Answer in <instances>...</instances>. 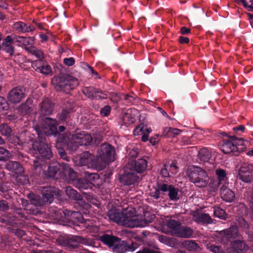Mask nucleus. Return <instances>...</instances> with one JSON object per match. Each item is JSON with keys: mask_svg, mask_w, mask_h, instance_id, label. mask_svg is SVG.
<instances>
[{"mask_svg": "<svg viewBox=\"0 0 253 253\" xmlns=\"http://www.w3.org/2000/svg\"><path fill=\"white\" fill-rule=\"evenodd\" d=\"M13 40L11 39L10 36H8L6 38L3 40L2 43L0 45V49H2L11 56L14 52V47L12 46Z\"/></svg>", "mask_w": 253, "mask_h": 253, "instance_id": "nucleus-26", "label": "nucleus"}, {"mask_svg": "<svg viewBox=\"0 0 253 253\" xmlns=\"http://www.w3.org/2000/svg\"><path fill=\"white\" fill-rule=\"evenodd\" d=\"M76 186L80 189H87L91 188L90 183L85 177V178L78 179L76 182Z\"/></svg>", "mask_w": 253, "mask_h": 253, "instance_id": "nucleus-39", "label": "nucleus"}, {"mask_svg": "<svg viewBox=\"0 0 253 253\" xmlns=\"http://www.w3.org/2000/svg\"><path fill=\"white\" fill-rule=\"evenodd\" d=\"M182 131L179 129L172 127H166L164 129L162 136L168 137H173L180 134Z\"/></svg>", "mask_w": 253, "mask_h": 253, "instance_id": "nucleus-36", "label": "nucleus"}, {"mask_svg": "<svg viewBox=\"0 0 253 253\" xmlns=\"http://www.w3.org/2000/svg\"><path fill=\"white\" fill-rule=\"evenodd\" d=\"M8 101L3 97H0V112L7 110L9 109Z\"/></svg>", "mask_w": 253, "mask_h": 253, "instance_id": "nucleus-52", "label": "nucleus"}, {"mask_svg": "<svg viewBox=\"0 0 253 253\" xmlns=\"http://www.w3.org/2000/svg\"><path fill=\"white\" fill-rule=\"evenodd\" d=\"M242 208L245 210L244 215H249L252 221H253V205L250 206V208L247 209L244 206Z\"/></svg>", "mask_w": 253, "mask_h": 253, "instance_id": "nucleus-54", "label": "nucleus"}, {"mask_svg": "<svg viewBox=\"0 0 253 253\" xmlns=\"http://www.w3.org/2000/svg\"><path fill=\"white\" fill-rule=\"evenodd\" d=\"M66 210L62 211L61 210L52 209L50 211V216L51 219L56 222H59L60 224L64 225L65 220H66Z\"/></svg>", "mask_w": 253, "mask_h": 253, "instance_id": "nucleus-21", "label": "nucleus"}, {"mask_svg": "<svg viewBox=\"0 0 253 253\" xmlns=\"http://www.w3.org/2000/svg\"><path fill=\"white\" fill-rule=\"evenodd\" d=\"M166 165H164V168H163L160 171V174L164 177H167L169 176V172L166 168Z\"/></svg>", "mask_w": 253, "mask_h": 253, "instance_id": "nucleus-61", "label": "nucleus"}, {"mask_svg": "<svg viewBox=\"0 0 253 253\" xmlns=\"http://www.w3.org/2000/svg\"><path fill=\"white\" fill-rule=\"evenodd\" d=\"M34 104L32 98L29 97L17 108L18 114L25 116L30 114L33 110Z\"/></svg>", "mask_w": 253, "mask_h": 253, "instance_id": "nucleus-17", "label": "nucleus"}, {"mask_svg": "<svg viewBox=\"0 0 253 253\" xmlns=\"http://www.w3.org/2000/svg\"><path fill=\"white\" fill-rule=\"evenodd\" d=\"M138 177L133 170V166L129 163L126 166L124 173L120 177V180L124 185H130L134 184Z\"/></svg>", "mask_w": 253, "mask_h": 253, "instance_id": "nucleus-11", "label": "nucleus"}, {"mask_svg": "<svg viewBox=\"0 0 253 253\" xmlns=\"http://www.w3.org/2000/svg\"><path fill=\"white\" fill-rule=\"evenodd\" d=\"M66 213L64 225L79 226V223L84 224L85 222V220L80 212L66 210Z\"/></svg>", "mask_w": 253, "mask_h": 253, "instance_id": "nucleus-14", "label": "nucleus"}, {"mask_svg": "<svg viewBox=\"0 0 253 253\" xmlns=\"http://www.w3.org/2000/svg\"><path fill=\"white\" fill-rule=\"evenodd\" d=\"M66 193L67 195L71 199L80 201L82 202L83 200L82 196L76 190L73 189L70 186H68L66 188Z\"/></svg>", "mask_w": 253, "mask_h": 253, "instance_id": "nucleus-33", "label": "nucleus"}, {"mask_svg": "<svg viewBox=\"0 0 253 253\" xmlns=\"http://www.w3.org/2000/svg\"><path fill=\"white\" fill-rule=\"evenodd\" d=\"M195 220L198 222L209 224L212 222V219L208 214H199L194 216Z\"/></svg>", "mask_w": 253, "mask_h": 253, "instance_id": "nucleus-38", "label": "nucleus"}, {"mask_svg": "<svg viewBox=\"0 0 253 253\" xmlns=\"http://www.w3.org/2000/svg\"><path fill=\"white\" fill-rule=\"evenodd\" d=\"M58 169H59L58 168L57 164L50 165L48 167L47 170L45 171V174L46 176L49 177H54L56 175Z\"/></svg>", "mask_w": 253, "mask_h": 253, "instance_id": "nucleus-41", "label": "nucleus"}, {"mask_svg": "<svg viewBox=\"0 0 253 253\" xmlns=\"http://www.w3.org/2000/svg\"><path fill=\"white\" fill-rule=\"evenodd\" d=\"M237 177L246 183L253 181V166L248 163H243L239 170Z\"/></svg>", "mask_w": 253, "mask_h": 253, "instance_id": "nucleus-15", "label": "nucleus"}, {"mask_svg": "<svg viewBox=\"0 0 253 253\" xmlns=\"http://www.w3.org/2000/svg\"><path fill=\"white\" fill-rule=\"evenodd\" d=\"M5 169L17 175H22L24 171L22 165L16 161H8L5 165Z\"/></svg>", "mask_w": 253, "mask_h": 253, "instance_id": "nucleus-20", "label": "nucleus"}, {"mask_svg": "<svg viewBox=\"0 0 253 253\" xmlns=\"http://www.w3.org/2000/svg\"><path fill=\"white\" fill-rule=\"evenodd\" d=\"M219 234L222 237L225 236L237 237L239 236L238 227L236 225H232L228 229L220 231Z\"/></svg>", "mask_w": 253, "mask_h": 253, "instance_id": "nucleus-29", "label": "nucleus"}, {"mask_svg": "<svg viewBox=\"0 0 253 253\" xmlns=\"http://www.w3.org/2000/svg\"><path fill=\"white\" fill-rule=\"evenodd\" d=\"M194 230L190 227L181 226L178 235L180 237H190L193 234Z\"/></svg>", "mask_w": 253, "mask_h": 253, "instance_id": "nucleus-40", "label": "nucleus"}, {"mask_svg": "<svg viewBox=\"0 0 253 253\" xmlns=\"http://www.w3.org/2000/svg\"><path fill=\"white\" fill-rule=\"evenodd\" d=\"M78 165L86 167L88 169H97L99 167L94 156L87 151L84 152L81 155Z\"/></svg>", "mask_w": 253, "mask_h": 253, "instance_id": "nucleus-12", "label": "nucleus"}, {"mask_svg": "<svg viewBox=\"0 0 253 253\" xmlns=\"http://www.w3.org/2000/svg\"><path fill=\"white\" fill-rule=\"evenodd\" d=\"M159 134H156L150 138L149 141L152 145H155L159 141Z\"/></svg>", "mask_w": 253, "mask_h": 253, "instance_id": "nucleus-62", "label": "nucleus"}, {"mask_svg": "<svg viewBox=\"0 0 253 253\" xmlns=\"http://www.w3.org/2000/svg\"><path fill=\"white\" fill-rule=\"evenodd\" d=\"M220 194L222 199L226 202H232L235 197L234 193L224 185L222 186L220 190Z\"/></svg>", "mask_w": 253, "mask_h": 253, "instance_id": "nucleus-27", "label": "nucleus"}, {"mask_svg": "<svg viewBox=\"0 0 253 253\" xmlns=\"http://www.w3.org/2000/svg\"><path fill=\"white\" fill-rule=\"evenodd\" d=\"M97 156L104 163H108L115 160V150L111 145L108 143L101 144L97 150Z\"/></svg>", "mask_w": 253, "mask_h": 253, "instance_id": "nucleus-10", "label": "nucleus"}, {"mask_svg": "<svg viewBox=\"0 0 253 253\" xmlns=\"http://www.w3.org/2000/svg\"><path fill=\"white\" fill-rule=\"evenodd\" d=\"M111 110L110 106L106 105L101 109L100 114L102 117H107L110 114Z\"/></svg>", "mask_w": 253, "mask_h": 253, "instance_id": "nucleus-53", "label": "nucleus"}, {"mask_svg": "<svg viewBox=\"0 0 253 253\" xmlns=\"http://www.w3.org/2000/svg\"><path fill=\"white\" fill-rule=\"evenodd\" d=\"M238 146L234 145L233 141L224 140L221 147V151L225 154H230L232 153L234 155H237L239 150Z\"/></svg>", "mask_w": 253, "mask_h": 253, "instance_id": "nucleus-22", "label": "nucleus"}, {"mask_svg": "<svg viewBox=\"0 0 253 253\" xmlns=\"http://www.w3.org/2000/svg\"><path fill=\"white\" fill-rule=\"evenodd\" d=\"M230 139L233 141L234 145L236 146H238L239 150H238V152L243 151V150L246 148L245 145L244 144V140L242 138L238 139L236 137L234 136H230Z\"/></svg>", "mask_w": 253, "mask_h": 253, "instance_id": "nucleus-42", "label": "nucleus"}, {"mask_svg": "<svg viewBox=\"0 0 253 253\" xmlns=\"http://www.w3.org/2000/svg\"><path fill=\"white\" fill-rule=\"evenodd\" d=\"M235 220L236 223L239 225V226L245 230L247 233L248 234V235L253 236V232H251L249 231L250 228L249 223L243 216H236Z\"/></svg>", "mask_w": 253, "mask_h": 253, "instance_id": "nucleus-28", "label": "nucleus"}, {"mask_svg": "<svg viewBox=\"0 0 253 253\" xmlns=\"http://www.w3.org/2000/svg\"><path fill=\"white\" fill-rule=\"evenodd\" d=\"M137 149L135 148L132 149L129 153V156L131 158H135L138 155Z\"/></svg>", "mask_w": 253, "mask_h": 253, "instance_id": "nucleus-63", "label": "nucleus"}, {"mask_svg": "<svg viewBox=\"0 0 253 253\" xmlns=\"http://www.w3.org/2000/svg\"><path fill=\"white\" fill-rule=\"evenodd\" d=\"M10 152L6 149L0 147V161H6L9 158Z\"/></svg>", "mask_w": 253, "mask_h": 253, "instance_id": "nucleus-47", "label": "nucleus"}, {"mask_svg": "<svg viewBox=\"0 0 253 253\" xmlns=\"http://www.w3.org/2000/svg\"><path fill=\"white\" fill-rule=\"evenodd\" d=\"M108 215L111 220L122 225V212H119L116 210H111L109 211Z\"/></svg>", "mask_w": 253, "mask_h": 253, "instance_id": "nucleus-32", "label": "nucleus"}, {"mask_svg": "<svg viewBox=\"0 0 253 253\" xmlns=\"http://www.w3.org/2000/svg\"><path fill=\"white\" fill-rule=\"evenodd\" d=\"M129 163L133 166V170L135 173L143 172L145 170L147 166V162L144 159H139L135 162Z\"/></svg>", "mask_w": 253, "mask_h": 253, "instance_id": "nucleus-25", "label": "nucleus"}, {"mask_svg": "<svg viewBox=\"0 0 253 253\" xmlns=\"http://www.w3.org/2000/svg\"><path fill=\"white\" fill-rule=\"evenodd\" d=\"M211 157L210 152L206 148L201 149L198 155L200 163H204L209 161Z\"/></svg>", "mask_w": 253, "mask_h": 253, "instance_id": "nucleus-34", "label": "nucleus"}, {"mask_svg": "<svg viewBox=\"0 0 253 253\" xmlns=\"http://www.w3.org/2000/svg\"><path fill=\"white\" fill-rule=\"evenodd\" d=\"M222 183L219 180L211 179L209 184V190L210 192H215L217 190L218 187Z\"/></svg>", "mask_w": 253, "mask_h": 253, "instance_id": "nucleus-44", "label": "nucleus"}, {"mask_svg": "<svg viewBox=\"0 0 253 253\" xmlns=\"http://www.w3.org/2000/svg\"><path fill=\"white\" fill-rule=\"evenodd\" d=\"M99 240L105 245L109 247H113L114 252L123 253L125 252H133L138 247L137 244L130 241L127 243L124 241H121L122 238H96Z\"/></svg>", "mask_w": 253, "mask_h": 253, "instance_id": "nucleus-3", "label": "nucleus"}, {"mask_svg": "<svg viewBox=\"0 0 253 253\" xmlns=\"http://www.w3.org/2000/svg\"><path fill=\"white\" fill-rule=\"evenodd\" d=\"M214 214L215 216L222 219H226L227 218V214L224 210L218 207L214 208Z\"/></svg>", "mask_w": 253, "mask_h": 253, "instance_id": "nucleus-45", "label": "nucleus"}, {"mask_svg": "<svg viewBox=\"0 0 253 253\" xmlns=\"http://www.w3.org/2000/svg\"><path fill=\"white\" fill-rule=\"evenodd\" d=\"M122 234H121V236H125L126 237H134V235L132 234V233L130 231L127 230H122L121 231Z\"/></svg>", "mask_w": 253, "mask_h": 253, "instance_id": "nucleus-60", "label": "nucleus"}, {"mask_svg": "<svg viewBox=\"0 0 253 253\" xmlns=\"http://www.w3.org/2000/svg\"><path fill=\"white\" fill-rule=\"evenodd\" d=\"M30 203L37 207H41L44 206L42 198L39 195H36L33 193H30L27 195Z\"/></svg>", "mask_w": 253, "mask_h": 253, "instance_id": "nucleus-35", "label": "nucleus"}, {"mask_svg": "<svg viewBox=\"0 0 253 253\" xmlns=\"http://www.w3.org/2000/svg\"><path fill=\"white\" fill-rule=\"evenodd\" d=\"M9 209L8 203L7 201L2 200L0 201V210L5 211Z\"/></svg>", "mask_w": 253, "mask_h": 253, "instance_id": "nucleus-58", "label": "nucleus"}, {"mask_svg": "<svg viewBox=\"0 0 253 253\" xmlns=\"http://www.w3.org/2000/svg\"><path fill=\"white\" fill-rule=\"evenodd\" d=\"M92 140L91 136L84 131L75 132L70 137H64L63 139V141L67 144V148L74 151L79 146L90 144Z\"/></svg>", "mask_w": 253, "mask_h": 253, "instance_id": "nucleus-2", "label": "nucleus"}, {"mask_svg": "<svg viewBox=\"0 0 253 253\" xmlns=\"http://www.w3.org/2000/svg\"><path fill=\"white\" fill-rule=\"evenodd\" d=\"M17 41L22 43L26 47L29 45L32 44L33 40L30 38L18 37L17 39Z\"/></svg>", "mask_w": 253, "mask_h": 253, "instance_id": "nucleus-51", "label": "nucleus"}, {"mask_svg": "<svg viewBox=\"0 0 253 253\" xmlns=\"http://www.w3.org/2000/svg\"><path fill=\"white\" fill-rule=\"evenodd\" d=\"M13 27L17 31L22 33L29 32L34 30V29H31V26H28L25 23L22 22L15 23Z\"/></svg>", "mask_w": 253, "mask_h": 253, "instance_id": "nucleus-37", "label": "nucleus"}, {"mask_svg": "<svg viewBox=\"0 0 253 253\" xmlns=\"http://www.w3.org/2000/svg\"><path fill=\"white\" fill-rule=\"evenodd\" d=\"M33 148L44 160H49L53 156L51 147L46 137H38L33 144Z\"/></svg>", "mask_w": 253, "mask_h": 253, "instance_id": "nucleus-7", "label": "nucleus"}, {"mask_svg": "<svg viewBox=\"0 0 253 253\" xmlns=\"http://www.w3.org/2000/svg\"><path fill=\"white\" fill-rule=\"evenodd\" d=\"M63 62L67 66H70L74 64L75 60L72 57L69 58H66L64 59Z\"/></svg>", "mask_w": 253, "mask_h": 253, "instance_id": "nucleus-59", "label": "nucleus"}, {"mask_svg": "<svg viewBox=\"0 0 253 253\" xmlns=\"http://www.w3.org/2000/svg\"><path fill=\"white\" fill-rule=\"evenodd\" d=\"M0 132L1 135L9 136L12 132L11 128L6 124H2L0 125Z\"/></svg>", "mask_w": 253, "mask_h": 253, "instance_id": "nucleus-43", "label": "nucleus"}, {"mask_svg": "<svg viewBox=\"0 0 253 253\" xmlns=\"http://www.w3.org/2000/svg\"><path fill=\"white\" fill-rule=\"evenodd\" d=\"M83 93L91 99H105L107 95L101 91L92 86L85 87L83 89Z\"/></svg>", "mask_w": 253, "mask_h": 253, "instance_id": "nucleus-18", "label": "nucleus"}, {"mask_svg": "<svg viewBox=\"0 0 253 253\" xmlns=\"http://www.w3.org/2000/svg\"><path fill=\"white\" fill-rule=\"evenodd\" d=\"M73 107V104H71V103L68 102L66 105V106L62 109V111L59 116V119L61 121H65L70 117V114L72 112Z\"/></svg>", "mask_w": 253, "mask_h": 253, "instance_id": "nucleus-31", "label": "nucleus"}, {"mask_svg": "<svg viewBox=\"0 0 253 253\" xmlns=\"http://www.w3.org/2000/svg\"><path fill=\"white\" fill-rule=\"evenodd\" d=\"M137 253H161L158 251H154L149 249H144L142 252H138Z\"/></svg>", "mask_w": 253, "mask_h": 253, "instance_id": "nucleus-64", "label": "nucleus"}, {"mask_svg": "<svg viewBox=\"0 0 253 253\" xmlns=\"http://www.w3.org/2000/svg\"><path fill=\"white\" fill-rule=\"evenodd\" d=\"M32 54L35 55L38 58H39L40 62H41L44 58L42 52L37 48L35 49L34 52H33Z\"/></svg>", "mask_w": 253, "mask_h": 253, "instance_id": "nucleus-57", "label": "nucleus"}, {"mask_svg": "<svg viewBox=\"0 0 253 253\" xmlns=\"http://www.w3.org/2000/svg\"><path fill=\"white\" fill-rule=\"evenodd\" d=\"M167 225L169 230L166 233H170L171 235H177L179 232L181 223L179 221L170 219L167 220Z\"/></svg>", "mask_w": 253, "mask_h": 253, "instance_id": "nucleus-23", "label": "nucleus"}, {"mask_svg": "<svg viewBox=\"0 0 253 253\" xmlns=\"http://www.w3.org/2000/svg\"><path fill=\"white\" fill-rule=\"evenodd\" d=\"M159 241L175 249L185 248L189 251H198L199 245L193 241L182 242L178 238H158Z\"/></svg>", "mask_w": 253, "mask_h": 253, "instance_id": "nucleus-5", "label": "nucleus"}, {"mask_svg": "<svg viewBox=\"0 0 253 253\" xmlns=\"http://www.w3.org/2000/svg\"><path fill=\"white\" fill-rule=\"evenodd\" d=\"M26 89L23 85H18L10 89L7 94L9 103L15 105L20 103L26 96Z\"/></svg>", "mask_w": 253, "mask_h": 253, "instance_id": "nucleus-9", "label": "nucleus"}, {"mask_svg": "<svg viewBox=\"0 0 253 253\" xmlns=\"http://www.w3.org/2000/svg\"><path fill=\"white\" fill-rule=\"evenodd\" d=\"M122 225L129 227H137L145 224L140 220V216L137 215L136 211L132 208H126L122 211Z\"/></svg>", "mask_w": 253, "mask_h": 253, "instance_id": "nucleus-6", "label": "nucleus"}, {"mask_svg": "<svg viewBox=\"0 0 253 253\" xmlns=\"http://www.w3.org/2000/svg\"><path fill=\"white\" fill-rule=\"evenodd\" d=\"M155 217L154 215L151 214L149 212H146L143 218L140 216V220L144 221L145 222V224L142 225H138V226H144L147 223L152 222L154 220Z\"/></svg>", "mask_w": 253, "mask_h": 253, "instance_id": "nucleus-46", "label": "nucleus"}, {"mask_svg": "<svg viewBox=\"0 0 253 253\" xmlns=\"http://www.w3.org/2000/svg\"><path fill=\"white\" fill-rule=\"evenodd\" d=\"M186 174L189 180L198 187H205L208 183V174L201 168L190 166L187 169Z\"/></svg>", "mask_w": 253, "mask_h": 253, "instance_id": "nucleus-4", "label": "nucleus"}, {"mask_svg": "<svg viewBox=\"0 0 253 253\" xmlns=\"http://www.w3.org/2000/svg\"><path fill=\"white\" fill-rule=\"evenodd\" d=\"M42 199L43 205L50 204L54 200V196L60 195V190L54 187L44 186L41 187Z\"/></svg>", "mask_w": 253, "mask_h": 253, "instance_id": "nucleus-13", "label": "nucleus"}, {"mask_svg": "<svg viewBox=\"0 0 253 253\" xmlns=\"http://www.w3.org/2000/svg\"><path fill=\"white\" fill-rule=\"evenodd\" d=\"M38 69L42 74L45 75L49 74L51 71L50 66L48 65H43L41 67H38Z\"/></svg>", "mask_w": 253, "mask_h": 253, "instance_id": "nucleus-55", "label": "nucleus"}, {"mask_svg": "<svg viewBox=\"0 0 253 253\" xmlns=\"http://www.w3.org/2000/svg\"><path fill=\"white\" fill-rule=\"evenodd\" d=\"M161 185H159L158 188L155 189L154 191H152L150 194L151 197H154L156 199H158L161 197V189L160 187Z\"/></svg>", "mask_w": 253, "mask_h": 253, "instance_id": "nucleus-56", "label": "nucleus"}, {"mask_svg": "<svg viewBox=\"0 0 253 253\" xmlns=\"http://www.w3.org/2000/svg\"><path fill=\"white\" fill-rule=\"evenodd\" d=\"M51 84L56 90L64 92L74 89L79 84L76 78L68 74L54 77L51 80Z\"/></svg>", "mask_w": 253, "mask_h": 253, "instance_id": "nucleus-1", "label": "nucleus"}, {"mask_svg": "<svg viewBox=\"0 0 253 253\" xmlns=\"http://www.w3.org/2000/svg\"><path fill=\"white\" fill-rule=\"evenodd\" d=\"M42 158L40 157H36L34 160L33 167L35 169H43V168L45 167L43 160Z\"/></svg>", "mask_w": 253, "mask_h": 253, "instance_id": "nucleus-49", "label": "nucleus"}, {"mask_svg": "<svg viewBox=\"0 0 253 253\" xmlns=\"http://www.w3.org/2000/svg\"><path fill=\"white\" fill-rule=\"evenodd\" d=\"M215 174L217 176V179L220 182L222 183V181H224L227 179L226 177V173L225 172V170L218 169L215 170Z\"/></svg>", "mask_w": 253, "mask_h": 253, "instance_id": "nucleus-48", "label": "nucleus"}, {"mask_svg": "<svg viewBox=\"0 0 253 253\" xmlns=\"http://www.w3.org/2000/svg\"><path fill=\"white\" fill-rule=\"evenodd\" d=\"M160 189L162 192H168V195L171 200L177 201L179 199L178 197V189L171 185L166 184H161Z\"/></svg>", "mask_w": 253, "mask_h": 253, "instance_id": "nucleus-19", "label": "nucleus"}, {"mask_svg": "<svg viewBox=\"0 0 253 253\" xmlns=\"http://www.w3.org/2000/svg\"><path fill=\"white\" fill-rule=\"evenodd\" d=\"M85 177L90 183V186L93 185L99 187L102 183V180L99 175L96 173H90L88 171H84Z\"/></svg>", "mask_w": 253, "mask_h": 253, "instance_id": "nucleus-24", "label": "nucleus"}, {"mask_svg": "<svg viewBox=\"0 0 253 253\" xmlns=\"http://www.w3.org/2000/svg\"><path fill=\"white\" fill-rule=\"evenodd\" d=\"M54 104L49 98L43 99L39 104V113L41 115L46 116L51 114L53 111Z\"/></svg>", "mask_w": 253, "mask_h": 253, "instance_id": "nucleus-16", "label": "nucleus"}, {"mask_svg": "<svg viewBox=\"0 0 253 253\" xmlns=\"http://www.w3.org/2000/svg\"><path fill=\"white\" fill-rule=\"evenodd\" d=\"M55 124V120L50 118H45L42 120L41 126H37L35 127L38 137H46V136L57 132V129Z\"/></svg>", "mask_w": 253, "mask_h": 253, "instance_id": "nucleus-8", "label": "nucleus"}, {"mask_svg": "<svg viewBox=\"0 0 253 253\" xmlns=\"http://www.w3.org/2000/svg\"><path fill=\"white\" fill-rule=\"evenodd\" d=\"M207 248L213 253H225L222 248L213 244L207 245Z\"/></svg>", "mask_w": 253, "mask_h": 253, "instance_id": "nucleus-50", "label": "nucleus"}, {"mask_svg": "<svg viewBox=\"0 0 253 253\" xmlns=\"http://www.w3.org/2000/svg\"><path fill=\"white\" fill-rule=\"evenodd\" d=\"M63 172L69 181H73L77 178V173L67 165L63 167Z\"/></svg>", "mask_w": 253, "mask_h": 253, "instance_id": "nucleus-30", "label": "nucleus"}]
</instances>
